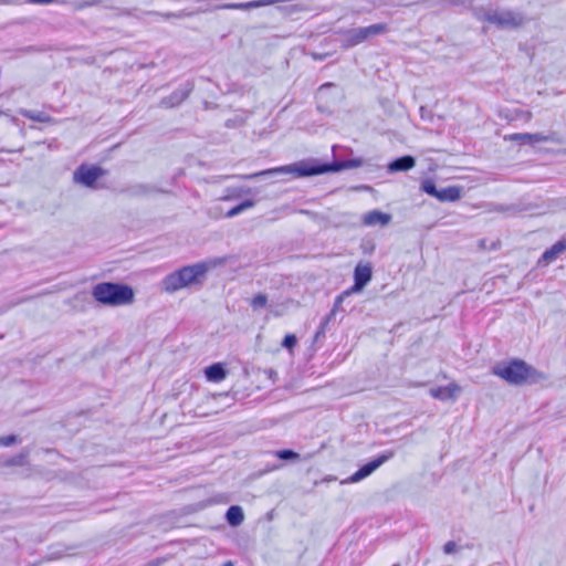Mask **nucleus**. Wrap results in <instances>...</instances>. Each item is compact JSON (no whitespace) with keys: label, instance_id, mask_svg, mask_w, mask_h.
Segmentation results:
<instances>
[{"label":"nucleus","instance_id":"nucleus-1","mask_svg":"<svg viewBox=\"0 0 566 566\" xmlns=\"http://www.w3.org/2000/svg\"><path fill=\"white\" fill-rule=\"evenodd\" d=\"M363 165L361 159H348L334 161L332 164H321L315 159L300 160L297 163L281 166L276 168L265 169L259 172L248 174V175H233L232 178L243 179V180H253L261 178L263 176H274L280 174H292L294 177H308L316 176L326 172H335L340 171L343 169L357 168Z\"/></svg>","mask_w":566,"mask_h":566},{"label":"nucleus","instance_id":"nucleus-2","mask_svg":"<svg viewBox=\"0 0 566 566\" xmlns=\"http://www.w3.org/2000/svg\"><path fill=\"white\" fill-rule=\"evenodd\" d=\"M492 374L504 379L511 385L521 386L524 384H536L546 379V376L526 364L522 359H512L495 365L492 368Z\"/></svg>","mask_w":566,"mask_h":566},{"label":"nucleus","instance_id":"nucleus-3","mask_svg":"<svg viewBox=\"0 0 566 566\" xmlns=\"http://www.w3.org/2000/svg\"><path fill=\"white\" fill-rule=\"evenodd\" d=\"M93 298L106 306H122L134 302V291L120 283L102 282L93 286Z\"/></svg>","mask_w":566,"mask_h":566},{"label":"nucleus","instance_id":"nucleus-4","mask_svg":"<svg viewBox=\"0 0 566 566\" xmlns=\"http://www.w3.org/2000/svg\"><path fill=\"white\" fill-rule=\"evenodd\" d=\"M207 271L208 266L205 263L184 266L182 269L170 273L163 280L164 290L168 293H174L192 284L201 283Z\"/></svg>","mask_w":566,"mask_h":566},{"label":"nucleus","instance_id":"nucleus-5","mask_svg":"<svg viewBox=\"0 0 566 566\" xmlns=\"http://www.w3.org/2000/svg\"><path fill=\"white\" fill-rule=\"evenodd\" d=\"M476 17L479 20L486 21L504 30L517 29L526 21L521 12L512 10L480 9L476 12Z\"/></svg>","mask_w":566,"mask_h":566},{"label":"nucleus","instance_id":"nucleus-6","mask_svg":"<svg viewBox=\"0 0 566 566\" xmlns=\"http://www.w3.org/2000/svg\"><path fill=\"white\" fill-rule=\"evenodd\" d=\"M388 31L386 23H376L364 28H356L344 33L342 48L349 49L363 43L369 38L384 34Z\"/></svg>","mask_w":566,"mask_h":566},{"label":"nucleus","instance_id":"nucleus-7","mask_svg":"<svg viewBox=\"0 0 566 566\" xmlns=\"http://www.w3.org/2000/svg\"><path fill=\"white\" fill-rule=\"evenodd\" d=\"M105 175V170L98 166L81 165L76 168L73 179L76 184L94 188L96 181Z\"/></svg>","mask_w":566,"mask_h":566},{"label":"nucleus","instance_id":"nucleus-8","mask_svg":"<svg viewBox=\"0 0 566 566\" xmlns=\"http://www.w3.org/2000/svg\"><path fill=\"white\" fill-rule=\"evenodd\" d=\"M394 457L392 451H387L371 460L370 462L363 465L358 471L352 474L346 482L356 483L365 478L369 476L374 471H376L380 465L390 460Z\"/></svg>","mask_w":566,"mask_h":566},{"label":"nucleus","instance_id":"nucleus-9","mask_svg":"<svg viewBox=\"0 0 566 566\" xmlns=\"http://www.w3.org/2000/svg\"><path fill=\"white\" fill-rule=\"evenodd\" d=\"M462 187L449 186L437 188L433 181L427 179V195L436 197L441 202H454L461 198Z\"/></svg>","mask_w":566,"mask_h":566},{"label":"nucleus","instance_id":"nucleus-10","mask_svg":"<svg viewBox=\"0 0 566 566\" xmlns=\"http://www.w3.org/2000/svg\"><path fill=\"white\" fill-rule=\"evenodd\" d=\"M193 83L186 82L184 85L174 91L169 96L160 101V106L171 108L179 106L193 91Z\"/></svg>","mask_w":566,"mask_h":566},{"label":"nucleus","instance_id":"nucleus-11","mask_svg":"<svg viewBox=\"0 0 566 566\" xmlns=\"http://www.w3.org/2000/svg\"><path fill=\"white\" fill-rule=\"evenodd\" d=\"M459 391H460V388L455 384H449L448 386H443V387H434V388H430V390H429V392L432 397L440 399V400L454 399Z\"/></svg>","mask_w":566,"mask_h":566},{"label":"nucleus","instance_id":"nucleus-12","mask_svg":"<svg viewBox=\"0 0 566 566\" xmlns=\"http://www.w3.org/2000/svg\"><path fill=\"white\" fill-rule=\"evenodd\" d=\"M566 251V238L557 241L549 249H547L539 260V263L548 264L557 259L559 254Z\"/></svg>","mask_w":566,"mask_h":566},{"label":"nucleus","instance_id":"nucleus-13","mask_svg":"<svg viewBox=\"0 0 566 566\" xmlns=\"http://www.w3.org/2000/svg\"><path fill=\"white\" fill-rule=\"evenodd\" d=\"M390 220H391L390 214L378 211V210H371V211L367 212L363 218L364 224L369 226V227L377 226V224L387 226L390 222Z\"/></svg>","mask_w":566,"mask_h":566},{"label":"nucleus","instance_id":"nucleus-14","mask_svg":"<svg viewBox=\"0 0 566 566\" xmlns=\"http://www.w3.org/2000/svg\"><path fill=\"white\" fill-rule=\"evenodd\" d=\"M416 160L412 156H402L392 161L387 166L389 172L407 171L415 167Z\"/></svg>","mask_w":566,"mask_h":566},{"label":"nucleus","instance_id":"nucleus-15","mask_svg":"<svg viewBox=\"0 0 566 566\" xmlns=\"http://www.w3.org/2000/svg\"><path fill=\"white\" fill-rule=\"evenodd\" d=\"M130 197H145L150 193L157 192V188L151 185L147 184H136L133 186L127 187L125 190H123Z\"/></svg>","mask_w":566,"mask_h":566},{"label":"nucleus","instance_id":"nucleus-16","mask_svg":"<svg viewBox=\"0 0 566 566\" xmlns=\"http://www.w3.org/2000/svg\"><path fill=\"white\" fill-rule=\"evenodd\" d=\"M371 274L369 264H358L354 271V280L365 286L371 280Z\"/></svg>","mask_w":566,"mask_h":566},{"label":"nucleus","instance_id":"nucleus-17","mask_svg":"<svg viewBox=\"0 0 566 566\" xmlns=\"http://www.w3.org/2000/svg\"><path fill=\"white\" fill-rule=\"evenodd\" d=\"M226 518L231 526H239L244 520L242 507L239 505L230 506L226 513Z\"/></svg>","mask_w":566,"mask_h":566},{"label":"nucleus","instance_id":"nucleus-18","mask_svg":"<svg viewBox=\"0 0 566 566\" xmlns=\"http://www.w3.org/2000/svg\"><path fill=\"white\" fill-rule=\"evenodd\" d=\"M205 375L210 381H221L226 378L227 373L221 364H213L206 368Z\"/></svg>","mask_w":566,"mask_h":566},{"label":"nucleus","instance_id":"nucleus-19","mask_svg":"<svg viewBox=\"0 0 566 566\" xmlns=\"http://www.w3.org/2000/svg\"><path fill=\"white\" fill-rule=\"evenodd\" d=\"M30 451L29 449H23L19 454L6 459L1 465L2 467H24L28 465Z\"/></svg>","mask_w":566,"mask_h":566},{"label":"nucleus","instance_id":"nucleus-20","mask_svg":"<svg viewBox=\"0 0 566 566\" xmlns=\"http://www.w3.org/2000/svg\"><path fill=\"white\" fill-rule=\"evenodd\" d=\"M532 145L537 143H555L559 144L562 142L560 136L556 132H551L548 134L544 133H535L532 134Z\"/></svg>","mask_w":566,"mask_h":566},{"label":"nucleus","instance_id":"nucleus-21","mask_svg":"<svg viewBox=\"0 0 566 566\" xmlns=\"http://www.w3.org/2000/svg\"><path fill=\"white\" fill-rule=\"evenodd\" d=\"M19 114L25 118H29V119L38 122V123L51 122V117L48 114H45L44 112H33V111H29L25 108H21V109H19Z\"/></svg>","mask_w":566,"mask_h":566},{"label":"nucleus","instance_id":"nucleus-22","mask_svg":"<svg viewBox=\"0 0 566 566\" xmlns=\"http://www.w3.org/2000/svg\"><path fill=\"white\" fill-rule=\"evenodd\" d=\"M146 14L148 15H155V17H160L165 20H169V19H182V18H188V17H191L192 13L191 12H186V11H179V12H167V13H160V12H157V11H148L146 12Z\"/></svg>","mask_w":566,"mask_h":566},{"label":"nucleus","instance_id":"nucleus-23","mask_svg":"<svg viewBox=\"0 0 566 566\" xmlns=\"http://www.w3.org/2000/svg\"><path fill=\"white\" fill-rule=\"evenodd\" d=\"M255 205V201L251 200V199H248L241 203H239L238 206L233 207L232 209H230L227 213H226V217L227 218H233L238 214H240L241 212L254 207Z\"/></svg>","mask_w":566,"mask_h":566},{"label":"nucleus","instance_id":"nucleus-24","mask_svg":"<svg viewBox=\"0 0 566 566\" xmlns=\"http://www.w3.org/2000/svg\"><path fill=\"white\" fill-rule=\"evenodd\" d=\"M364 287H365L364 285L355 282L354 285L350 289L344 291L342 294H339L336 297L335 303H334L335 310H339V306H340V304H342V302L344 301L345 297L349 296L353 293L360 292Z\"/></svg>","mask_w":566,"mask_h":566},{"label":"nucleus","instance_id":"nucleus-25","mask_svg":"<svg viewBox=\"0 0 566 566\" xmlns=\"http://www.w3.org/2000/svg\"><path fill=\"white\" fill-rule=\"evenodd\" d=\"M250 306L253 311H259L268 306V296L264 293L254 295L250 301Z\"/></svg>","mask_w":566,"mask_h":566},{"label":"nucleus","instance_id":"nucleus-26","mask_svg":"<svg viewBox=\"0 0 566 566\" xmlns=\"http://www.w3.org/2000/svg\"><path fill=\"white\" fill-rule=\"evenodd\" d=\"M532 134L531 133H515L509 136H505L506 140L517 142L520 144H531L532 145Z\"/></svg>","mask_w":566,"mask_h":566},{"label":"nucleus","instance_id":"nucleus-27","mask_svg":"<svg viewBox=\"0 0 566 566\" xmlns=\"http://www.w3.org/2000/svg\"><path fill=\"white\" fill-rule=\"evenodd\" d=\"M251 193L250 188H232L228 189V193L222 198L223 200H232L241 197L242 195Z\"/></svg>","mask_w":566,"mask_h":566},{"label":"nucleus","instance_id":"nucleus-28","mask_svg":"<svg viewBox=\"0 0 566 566\" xmlns=\"http://www.w3.org/2000/svg\"><path fill=\"white\" fill-rule=\"evenodd\" d=\"M338 310H335V305L333 306V310L331 311V313L325 316L323 318V321L321 322V325L318 327V331L316 332L315 334V338L317 339L319 336H323L325 334V331H326V327L329 323V321L332 319V317L336 314Z\"/></svg>","mask_w":566,"mask_h":566},{"label":"nucleus","instance_id":"nucleus-29","mask_svg":"<svg viewBox=\"0 0 566 566\" xmlns=\"http://www.w3.org/2000/svg\"><path fill=\"white\" fill-rule=\"evenodd\" d=\"M108 0H86L84 1L80 8H87V7H95L103 4L106 9H113L114 7L112 4H108Z\"/></svg>","mask_w":566,"mask_h":566},{"label":"nucleus","instance_id":"nucleus-30","mask_svg":"<svg viewBox=\"0 0 566 566\" xmlns=\"http://www.w3.org/2000/svg\"><path fill=\"white\" fill-rule=\"evenodd\" d=\"M276 457L281 460H295L300 458V454L292 450H280L276 452Z\"/></svg>","mask_w":566,"mask_h":566},{"label":"nucleus","instance_id":"nucleus-31","mask_svg":"<svg viewBox=\"0 0 566 566\" xmlns=\"http://www.w3.org/2000/svg\"><path fill=\"white\" fill-rule=\"evenodd\" d=\"M296 343V336L293 334H287L282 342V346L291 350L295 347Z\"/></svg>","mask_w":566,"mask_h":566},{"label":"nucleus","instance_id":"nucleus-32","mask_svg":"<svg viewBox=\"0 0 566 566\" xmlns=\"http://www.w3.org/2000/svg\"><path fill=\"white\" fill-rule=\"evenodd\" d=\"M17 442H19V438L15 434L3 436L0 438L1 447H10Z\"/></svg>","mask_w":566,"mask_h":566},{"label":"nucleus","instance_id":"nucleus-33","mask_svg":"<svg viewBox=\"0 0 566 566\" xmlns=\"http://www.w3.org/2000/svg\"><path fill=\"white\" fill-rule=\"evenodd\" d=\"M460 551V546L454 541H449L443 545L444 554H454Z\"/></svg>","mask_w":566,"mask_h":566},{"label":"nucleus","instance_id":"nucleus-34","mask_svg":"<svg viewBox=\"0 0 566 566\" xmlns=\"http://www.w3.org/2000/svg\"><path fill=\"white\" fill-rule=\"evenodd\" d=\"M363 253L371 254L375 250V244L371 241H364L360 245Z\"/></svg>","mask_w":566,"mask_h":566},{"label":"nucleus","instance_id":"nucleus-35","mask_svg":"<svg viewBox=\"0 0 566 566\" xmlns=\"http://www.w3.org/2000/svg\"><path fill=\"white\" fill-rule=\"evenodd\" d=\"M55 0H28L30 3H36V4H49L54 2Z\"/></svg>","mask_w":566,"mask_h":566},{"label":"nucleus","instance_id":"nucleus-36","mask_svg":"<svg viewBox=\"0 0 566 566\" xmlns=\"http://www.w3.org/2000/svg\"><path fill=\"white\" fill-rule=\"evenodd\" d=\"M472 0H451L452 3H455V4H465V3H470Z\"/></svg>","mask_w":566,"mask_h":566},{"label":"nucleus","instance_id":"nucleus-37","mask_svg":"<svg viewBox=\"0 0 566 566\" xmlns=\"http://www.w3.org/2000/svg\"><path fill=\"white\" fill-rule=\"evenodd\" d=\"M226 126L227 127H233L234 126V120H232V119L227 120L226 122Z\"/></svg>","mask_w":566,"mask_h":566},{"label":"nucleus","instance_id":"nucleus-38","mask_svg":"<svg viewBox=\"0 0 566 566\" xmlns=\"http://www.w3.org/2000/svg\"><path fill=\"white\" fill-rule=\"evenodd\" d=\"M419 189L424 191V179L420 180Z\"/></svg>","mask_w":566,"mask_h":566},{"label":"nucleus","instance_id":"nucleus-39","mask_svg":"<svg viewBox=\"0 0 566 566\" xmlns=\"http://www.w3.org/2000/svg\"><path fill=\"white\" fill-rule=\"evenodd\" d=\"M271 313H272L274 316H276V317L282 315V313H281L280 311H276V310H275V311H274V310H272V311H271Z\"/></svg>","mask_w":566,"mask_h":566},{"label":"nucleus","instance_id":"nucleus-40","mask_svg":"<svg viewBox=\"0 0 566 566\" xmlns=\"http://www.w3.org/2000/svg\"><path fill=\"white\" fill-rule=\"evenodd\" d=\"M419 112H420L421 116H423V113H424V106H420Z\"/></svg>","mask_w":566,"mask_h":566},{"label":"nucleus","instance_id":"nucleus-41","mask_svg":"<svg viewBox=\"0 0 566 566\" xmlns=\"http://www.w3.org/2000/svg\"><path fill=\"white\" fill-rule=\"evenodd\" d=\"M222 566H233L232 562H226Z\"/></svg>","mask_w":566,"mask_h":566},{"label":"nucleus","instance_id":"nucleus-42","mask_svg":"<svg viewBox=\"0 0 566 566\" xmlns=\"http://www.w3.org/2000/svg\"><path fill=\"white\" fill-rule=\"evenodd\" d=\"M392 566H400V565H399V564H395V565H392Z\"/></svg>","mask_w":566,"mask_h":566}]
</instances>
